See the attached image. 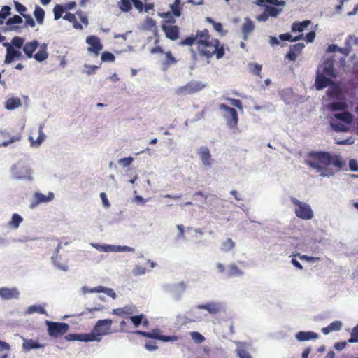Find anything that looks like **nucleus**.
<instances>
[{"mask_svg":"<svg viewBox=\"0 0 358 358\" xmlns=\"http://www.w3.org/2000/svg\"><path fill=\"white\" fill-rule=\"evenodd\" d=\"M7 46L6 55L4 62L6 64H10L15 59H20L22 57V53L17 50H15L10 44L4 43Z\"/></svg>","mask_w":358,"mask_h":358,"instance_id":"nucleus-14","label":"nucleus"},{"mask_svg":"<svg viewBox=\"0 0 358 358\" xmlns=\"http://www.w3.org/2000/svg\"><path fill=\"white\" fill-rule=\"evenodd\" d=\"M48 57V53L46 49V45L43 44L41 46L40 50L35 54L34 57L38 62H43Z\"/></svg>","mask_w":358,"mask_h":358,"instance_id":"nucleus-31","label":"nucleus"},{"mask_svg":"<svg viewBox=\"0 0 358 358\" xmlns=\"http://www.w3.org/2000/svg\"><path fill=\"white\" fill-rule=\"evenodd\" d=\"M55 246V255L52 256V259L54 262V264L59 267V268L66 271L67 268V266L64 265H59L57 264V259L58 258V253L59 252V250L61 248V243L59 241L57 238L51 239L48 243V247H53Z\"/></svg>","mask_w":358,"mask_h":358,"instance_id":"nucleus-15","label":"nucleus"},{"mask_svg":"<svg viewBox=\"0 0 358 358\" xmlns=\"http://www.w3.org/2000/svg\"><path fill=\"white\" fill-rule=\"evenodd\" d=\"M128 318L130 320L135 327H138L141 324H143L144 327H148L149 324L148 319L143 314L131 315Z\"/></svg>","mask_w":358,"mask_h":358,"instance_id":"nucleus-25","label":"nucleus"},{"mask_svg":"<svg viewBox=\"0 0 358 358\" xmlns=\"http://www.w3.org/2000/svg\"><path fill=\"white\" fill-rule=\"evenodd\" d=\"M180 5V0H175L174 3L171 6L172 13L176 17H180L181 15Z\"/></svg>","mask_w":358,"mask_h":358,"instance_id":"nucleus-48","label":"nucleus"},{"mask_svg":"<svg viewBox=\"0 0 358 358\" xmlns=\"http://www.w3.org/2000/svg\"><path fill=\"white\" fill-rule=\"evenodd\" d=\"M38 45L39 43L36 40L25 43L23 47V51L28 58H31L34 56L33 53L38 48Z\"/></svg>","mask_w":358,"mask_h":358,"instance_id":"nucleus-24","label":"nucleus"},{"mask_svg":"<svg viewBox=\"0 0 358 358\" xmlns=\"http://www.w3.org/2000/svg\"><path fill=\"white\" fill-rule=\"evenodd\" d=\"M348 342L358 343V324L352 329Z\"/></svg>","mask_w":358,"mask_h":358,"instance_id":"nucleus-53","label":"nucleus"},{"mask_svg":"<svg viewBox=\"0 0 358 358\" xmlns=\"http://www.w3.org/2000/svg\"><path fill=\"white\" fill-rule=\"evenodd\" d=\"M220 109L225 112L224 117L229 127L231 129L236 128L238 122V115L236 110L224 103L220 105Z\"/></svg>","mask_w":358,"mask_h":358,"instance_id":"nucleus-7","label":"nucleus"},{"mask_svg":"<svg viewBox=\"0 0 358 358\" xmlns=\"http://www.w3.org/2000/svg\"><path fill=\"white\" fill-rule=\"evenodd\" d=\"M203 30H198L196 32L195 35H192L189 37H187L184 40L180 41V45H188L192 46L193 44H196V48L198 47V42L200 38V35L203 34Z\"/></svg>","mask_w":358,"mask_h":358,"instance_id":"nucleus-18","label":"nucleus"},{"mask_svg":"<svg viewBox=\"0 0 358 358\" xmlns=\"http://www.w3.org/2000/svg\"><path fill=\"white\" fill-rule=\"evenodd\" d=\"M10 350V346L8 343L0 341V358H8Z\"/></svg>","mask_w":358,"mask_h":358,"instance_id":"nucleus-38","label":"nucleus"},{"mask_svg":"<svg viewBox=\"0 0 358 358\" xmlns=\"http://www.w3.org/2000/svg\"><path fill=\"white\" fill-rule=\"evenodd\" d=\"M63 19L71 22L74 29L80 30L83 29L82 24L77 21L74 14L71 13H66V15L63 17Z\"/></svg>","mask_w":358,"mask_h":358,"instance_id":"nucleus-32","label":"nucleus"},{"mask_svg":"<svg viewBox=\"0 0 358 358\" xmlns=\"http://www.w3.org/2000/svg\"><path fill=\"white\" fill-rule=\"evenodd\" d=\"M321 74L329 78H336V74L331 60L327 59L323 62L322 73Z\"/></svg>","mask_w":358,"mask_h":358,"instance_id":"nucleus-21","label":"nucleus"},{"mask_svg":"<svg viewBox=\"0 0 358 358\" xmlns=\"http://www.w3.org/2000/svg\"><path fill=\"white\" fill-rule=\"evenodd\" d=\"M330 85H333V81L330 78H327L323 74L317 73L315 84V88L317 90H321Z\"/></svg>","mask_w":358,"mask_h":358,"instance_id":"nucleus-16","label":"nucleus"},{"mask_svg":"<svg viewBox=\"0 0 358 358\" xmlns=\"http://www.w3.org/2000/svg\"><path fill=\"white\" fill-rule=\"evenodd\" d=\"M145 348L149 351L155 350L158 348L156 342L155 341H147L145 344Z\"/></svg>","mask_w":358,"mask_h":358,"instance_id":"nucleus-64","label":"nucleus"},{"mask_svg":"<svg viewBox=\"0 0 358 358\" xmlns=\"http://www.w3.org/2000/svg\"><path fill=\"white\" fill-rule=\"evenodd\" d=\"M251 71L253 74L261 77L262 66L257 63L250 64Z\"/></svg>","mask_w":358,"mask_h":358,"instance_id":"nucleus-58","label":"nucleus"},{"mask_svg":"<svg viewBox=\"0 0 358 358\" xmlns=\"http://www.w3.org/2000/svg\"><path fill=\"white\" fill-rule=\"evenodd\" d=\"M54 198V194L49 192L48 195H45L41 192H36L33 196V200L30 204L31 208H34L41 203H47L52 201Z\"/></svg>","mask_w":358,"mask_h":358,"instance_id":"nucleus-11","label":"nucleus"},{"mask_svg":"<svg viewBox=\"0 0 358 358\" xmlns=\"http://www.w3.org/2000/svg\"><path fill=\"white\" fill-rule=\"evenodd\" d=\"M202 318V315L194 310H192L189 313H188V319L190 322L201 321Z\"/></svg>","mask_w":358,"mask_h":358,"instance_id":"nucleus-46","label":"nucleus"},{"mask_svg":"<svg viewBox=\"0 0 358 358\" xmlns=\"http://www.w3.org/2000/svg\"><path fill=\"white\" fill-rule=\"evenodd\" d=\"M235 247V243L233 241L231 238H227L225 241L222 243V250L224 252H229L234 249Z\"/></svg>","mask_w":358,"mask_h":358,"instance_id":"nucleus-47","label":"nucleus"},{"mask_svg":"<svg viewBox=\"0 0 358 358\" xmlns=\"http://www.w3.org/2000/svg\"><path fill=\"white\" fill-rule=\"evenodd\" d=\"M65 9L61 5H56L53 8L55 20L59 19L64 13Z\"/></svg>","mask_w":358,"mask_h":358,"instance_id":"nucleus-50","label":"nucleus"},{"mask_svg":"<svg viewBox=\"0 0 358 358\" xmlns=\"http://www.w3.org/2000/svg\"><path fill=\"white\" fill-rule=\"evenodd\" d=\"M196 308L198 309L206 310L210 314H216L221 310V306L220 303L215 302L198 305Z\"/></svg>","mask_w":358,"mask_h":358,"instance_id":"nucleus-22","label":"nucleus"},{"mask_svg":"<svg viewBox=\"0 0 358 358\" xmlns=\"http://www.w3.org/2000/svg\"><path fill=\"white\" fill-rule=\"evenodd\" d=\"M13 3L16 10L22 16L25 15L24 13L27 11V8L17 1H14Z\"/></svg>","mask_w":358,"mask_h":358,"instance_id":"nucleus-59","label":"nucleus"},{"mask_svg":"<svg viewBox=\"0 0 358 358\" xmlns=\"http://www.w3.org/2000/svg\"><path fill=\"white\" fill-rule=\"evenodd\" d=\"M112 323L110 319L99 320L94 325L92 332L90 334L94 335V341H100L101 336L110 334Z\"/></svg>","mask_w":358,"mask_h":358,"instance_id":"nucleus-5","label":"nucleus"},{"mask_svg":"<svg viewBox=\"0 0 358 358\" xmlns=\"http://www.w3.org/2000/svg\"><path fill=\"white\" fill-rule=\"evenodd\" d=\"M43 125H40L39 129H38V136L36 141L34 140V138L32 136L29 137V140L30 141L31 145L32 146H36V147L39 146L42 143V142L45 140V135L44 134V133L43 131Z\"/></svg>","mask_w":358,"mask_h":358,"instance_id":"nucleus-29","label":"nucleus"},{"mask_svg":"<svg viewBox=\"0 0 358 358\" xmlns=\"http://www.w3.org/2000/svg\"><path fill=\"white\" fill-rule=\"evenodd\" d=\"M22 220L23 219L20 215L14 213L9 222V226L13 229H17Z\"/></svg>","mask_w":358,"mask_h":358,"instance_id":"nucleus-41","label":"nucleus"},{"mask_svg":"<svg viewBox=\"0 0 358 358\" xmlns=\"http://www.w3.org/2000/svg\"><path fill=\"white\" fill-rule=\"evenodd\" d=\"M27 312L29 314H31L34 313H38L40 314H46V310H45V308L43 306H36V305H33V306H30L29 307H28Z\"/></svg>","mask_w":358,"mask_h":358,"instance_id":"nucleus-45","label":"nucleus"},{"mask_svg":"<svg viewBox=\"0 0 358 358\" xmlns=\"http://www.w3.org/2000/svg\"><path fill=\"white\" fill-rule=\"evenodd\" d=\"M131 0H121L120 2L119 7L123 12H129L132 8Z\"/></svg>","mask_w":358,"mask_h":358,"instance_id":"nucleus-44","label":"nucleus"},{"mask_svg":"<svg viewBox=\"0 0 358 358\" xmlns=\"http://www.w3.org/2000/svg\"><path fill=\"white\" fill-rule=\"evenodd\" d=\"M341 327H342L341 322L336 320V321H334V322H332L331 323H330V324L328 325L327 327H323L322 329V332L324 334L327 335L331 331H339L341 329Z\"/></svg>","mask_w":358,"mask_h":358,"instance_id":"nucleus-27","label":"nucleus"},{"mask_svg":"<svg viewBox=\"0 0 358 358\" xmlns=\"http://www.w3.org/2000/svg\"><path fill=\"white\" fill-rule=\"evenodd\" d=\"M304 48V44L303 43H296L294 45H292L290 47V50L294 51V52L296 53V55H298L299 53L301 52V51L303 50V48Z\"/></svg>","mask_w":358,"mask_h":358,"instance_id":"nucleus-63","label":"nucleus"},{"mask_svg":"<svg viewBox=\"0 0 358 358\" xmlns=\"http://www.w3.org/2000/svg\"><path fill=\"white\" fill-rule=\"evenodd\" d=\"M24 40L23 38L19 36H15L13 38L11 43L17 48H20L22 47Z\"/></svg>","mask_w":358,"mask_h":358,"instance_id":"nucleus-57","label":"nucleus"},{"mask_svg":"<svg viewBox=\"0 0 358 358\" xmlns=\"http://www.w3.org/2000/svg\"><path fill=\"white\" fill-rule=\"evenodd\" d=\"M22 105V102L20 98L18 97H12L9 98L6 102L5 108L7 110H13Z\"/></svg>","mask_w":358,"mask_h":358,"instance_id":"nucleus-30","label":"nucleus"},{"mask_svg":"<svg viewBox=\"0 0 358 358\" xmlns=\"http://www.w3.org/2000/svg\"><path fill=\"white\" fill-rule=\"evenodd\" d=\"M196 50L199 55L204 58L207 63H210V59L213 56L220 59L225 54L224 45L217 38H212L206 29H204L203 34L200 35Z\"/></svg>","mask_w":358,"mask_h":358,"instance_id":"nucleus-2","label":"nucleus"},{"mask_svg":"<svg viewBox=\"0 0 358 358\" xmlns=\"http://www.w3.org/2000/svg\"><path fill=\"white\" fill-rule=\"evenodd\" d=\"M295 337L299 341L303 342L317 338L318 334L313 331H299Z\"/></svg>","mask_w":358,"mask_h":358,"instance_id":"nucleus-23","label":"nucleus"},{"mask_svg":"<svg viewBox=\"0 0 358 358\" xmlns=\"http://www.w3.org/2000/svg\"><path fill=\"white\" fill-rule=\"evenodd\" d=\"M86 43L89 45L87 48L88 52L93 53L96 57L99 55L103 48L100 38L94 35L87 36Z\"/></svg>","mask_w":358,"mask_h":358,"instance_id":"nucleus-8","label":"nucleus"},{"mask_svg":"<svg viewBox=\"0 0 358 358\" xmlns=\"http://www.w3.org/2000/svg\"><path fill=\"white\" fill-rule=\"evenodd\" d=\"M331 85V87H329L327 91V96L331 98H338L341 93L339 87L336 85H334V83L333 85Z\"/></svg>","mask_w":358,"mask_h":358,"instance_id":"nucleus-34","label":"nucleus"},{"mask_svg":"<svg viewBox=\"0 0 358 358\" xmlns=\"http://www.w3.org/2000/svg\"><path fill=\"white\" fill-rule=\"evenodd\" d=\"M206 86L207 84L201 81L191 80L187 83L185 85L177 87L175 90V93L181 96L194 94L201 92L206 87Z\"/></svg>","mask_w":358,"mask_h":358,"instance_id":"nucleus-3","label":"nucleus"},{"mask_svg":"<svg viewBox=\"0 0 358 358\" xmlns=\"http://www.w3.org/2000/svg\"><path fill=\"white\" fill-rule=\"evenodd\" d=\"M162 331L159 329H153L151 331H148V338L157 339L164 342L176 341L178 340L177 336H165L161 334Z\"/></svg>","mask_w":358,"mask_h":358,"instance_id":"nucleus-12","label":"nucleus"},{"mask_svg":"<svg viewBox=\"0 0 358 358\" xmlns=\"http://www.w3.org/2000/svg\"><path fill=\"white\" fill-rule=\"evenodd\" d=\"M165 58L161 62V69L165 71H167L172 65L176 64L178 61L172 55L171 51L165 52Z\"/></svg>","mask_w":358,"mask_h":358,"instance_id":"nucleus-17","label":"nucleus"},{"mask_svg":"<svg viewBox=\"0 0 358 358\" xmlns=\"http://www.w3.org/2000/svg\"><path fill=\"white\" fill-rule=\"evenodd\" d=\"M236 352L239 358H252L245 346H238L236 349Z\"/></svg>","mask_w":358,"mask_h":358,"instance_id":"nucleus-43","label":"nucleus"},{"mask_svg":"<svg viewBox=\"0 0 358 358\" xmlns=\"http://www.w3.org/2000/svg\"><path fill=\"white\" fill-rule=\"evenodd\" d=\"M306 164L311 169L315 170L322 177H330L334 174L330 165H333L338 170L346 166V162L340 155H331L327 151H311L308 154Z\"/></svg>","mask_w":358,"mask_h":358,"instance_id":"nucleus-1","label":"nucleus"},{"mask_svg":"<svg viewBox=\"0 0 358 358\" xmlns=\"http://www.w3.org/2000/svg\"><path fill=\"white\" fill-rule=\"evenodd\" d=\"M43 345L38 343L32 339H27L24 341L22 347L24 350L29 351L32 349L43 348Z\"/></svg>","mask_w":358,"mask_h":358,"instance_id":"nucleus-28","label":"nucleus"},{"mask_svg":"<svg viewBox=\"0 0 358 358\" xmlns=\"http://www.w3.org/2000/svg\"><path fill=\"white\" fill-rule=\"evenodd\" d=\"M34 17L39 24H42L44 21L45 11L43 8L37 6L34 12Z\"/></svg>","mask_w":358,"mask_h":358,"instance_id":"nucleus-39","label":"nucleus"},{"mask_svg":"<svg viewBox=\"0 0 358 358\" xmlns=\"http://www.w3.org/2000/svg\"><path fill=\"white\" fill-rule=\"evenodd\" d=\"M243 274V271L238 268L235 264H231L229 266L228 276H241Z\"/></svg>","mask_w":358,"mask_h":358,"instance_id":"nucleus-42","label":"nucleus"},{"mask_svg":"<svg viewBox=\"0 0 358 358\" xmlns=\"http://www.w3.org/2000/svg\"><path fill=\"white\" fill-rule=\"evenodd\" d=\"M162 29L167 38L176 41L179 38L180 29L177 25H167L165 23L162 25Z\"/></svg>","mask_w":358,"mask_h":358,"instance_id":"nucleus-9","label":"nucleus"},{"mask_svg":"<svg viewBox=\"0 0 358 358\" xmlns=\"http://www.w3.org/2000/svg\"><path fill=\"white\" fill-rule=\"evenodd\" d=\"M137 311L138 309L135 305L129 304L124 306V307L113 309L112 310V314L120 317H127V316H131L137 313Z\"/></svg>","mask_w":358,"mask_h":358,"instance_id":"nucleus-10","label":"nucleus"},{"mask_svg":"<svg viewBox=\"0 0 358 358\" xmlns=\"http://www.w3.org/2000/svg\"><path fill=\"white\" fill-rule=\"evenodd\" d=\"M310 20H305L301 22H294L292 24V31H299L301 32L303 31V29L310 24Z\"/></svg>","mask_w":358,"mask_h":358,"instance_id":"nucleus-37","label":"nucleus"},{"mask_svg":"<svg viewBox=\"0 0 358 358\" xmlns=\"http://www.w3.org/2000/svg\"><path fill=\"white\" fill-rule=\"evenodd\" d=\"M20 292L16 287H1L0 288V297L3 300H10L13 299H18Z\"/></svg>","mask_w":358,"mask_h":358,"instance_id":"nucleus-13","label":"nucleus"},{"mask_svg":"<svg viewBox=\"0 0 358 358\" xmlns=\"http://www.w3.org/2000/svg\"><path fill=\"white\" fill-rule=\"evenodd\" d=\"M332 129L336 131H348V128L341 123L331 124Z\"/></svg>","mask_w":358,"mask_h":358,"instance_id":"nucleus-61","label":"nucleus"},{"mask_svg":"<svg viewBox=\"0 0 358 358\" xmlns=\"http://www.w3.org/2000/svg\"><path fill=\"white\" fill-rule=\"evenodd\" d=\"M11 8L8 6H3L0 11V20L3 21V20L6 19L8 16L10 15Z\"/></svg>","mask_w":358,"mask_h":358,"instance_id":"nucleus-54","label":"nucleus"},{"mask_svg":"<svg viewBox=\"0 0 358 358\" xmlns=\"http://www.w3.org/2000/svg\"><path fill=\"white\" fill-rule=\"evenodd\" d=\"M48 332L50 336L57 338L65 334L69 329V325L64 322L46 321Z\"/></svg>","mask_w":358,"mask_h":358,"instance_id":"nucleus-6","label":"nucleus"},{"mask_svg":"<svg viewBox=\"0 0 358 358\" xmlns=\"http://www.w3.org/2000/svg\"><path fill=\"white\" fill-rule=\"evenodd\" d=\"M162 16L165 18V20H164L165 23L173 24L176 22V20L173 17V15L169 12L164 13L162 14Z\"/></svg>","mask_w":358,"mask_h":358,"instance_id":"nucleus-62","label":"nucleus"},{"mask_svg":"<svg viewBox=\"0 0 358 358\" xmlns=\"http://www.w3.org/2000/svg\"><path fill=\"white\" fill-rule=\"evenodd\" d=\"M22 22V18L20 16L15 15L13 17H10L7 20L6 24L8 26H10L12 24H20Z\"/></svg>","mask_w":358,"mask_h":358,"instance_id":"nucleus-56","label":"nucleus"},{"mask_svg":"<svg viewBox=\"0 0 358 358\" xmlns=\"http://www.w3.org/2000/svg\"><path fill=\"white\" fill-rule=\"evenodd\" d=\"M199 155L203 165L210 166L212 164L211 155L210 150L206 147H201L199 151Z\"/></svg>","mask_w":358,"mask_h":358,"instance_id":"nucleus-20","label":"nucleus"},{"mask_svg":"<svg viewBox=\"0 0 358 358\" xmlns=\"http://www.w3.org/2000/svg\"><path fill=\"white\" fill-rule=\"evenodd\" d=\"M115 59V57L114 55L110 52H103L101 55V60L103 62H114Z\"/></svg>","mask_w":358,"mask_h":358,"instance_id":"nucleus-55","label":"nucleus"},{"mask_svg":"<svg viewBox=\"0 0 358 358\" xmlns=\"http://www.w3.org/2000/svg\"><path fill=\"white\" fill-rule=\"evenodd\" d=\"M291 201L295 206L294 213L296 217L302 220H310L313 217V212L308 203L294 197L291 198Z\"/></svg>","mask_w":358,"mask_h":358,"instance_id":"nucleus-4","label":"nucleus"},{"mask_svg":"<svg viewBox=\"0 0 358 358\" xmlns=\"http://www.w3.org/2000/svg\"><path fill=\"white\" fill-rule=\"evenodd\" d=\"M133 161L134 158L132 157H128L120 159L118 160V164L123 166L124 167H127L132 163Z\"/></svg>","mask_w":358,"mask_h":358,"instance_id":"nucleus-60","label":"nucleus"},{"mask_svg":"<svg viewBox=\"0 0 358 358\" xmlns=\"http://www.w3.org/2000/svg\"><path fill=\"white\" fill-rule=\"evenodd\" d=\"M303 38V34H301L298 36L293 37L290 34H284L280 36V38L282 41H296Z\"/></svg>","mask_w":358,"mask_h":358,"instance_id":"nucleus-51","label":"nucleus"},{"mask_svg":"<svg viewBox=\"0 0 358 358\" xmlns=\"http://www.w3.org/2000/svg\"><path fill=\"white\" fill-rule=\"evenodd\" d=\"M189 334H190L192 340L196 343H201L205 340L204 336L203 335H201L199 332L192 331V332H190Z\"/></svg>","mask_w":358,"mask_h":358,"instance_id":"nucleus-49","label":"nucleus"},{"mask_svg":"<svg viewBox=\"0 0 358 358\" xmlns=\"http://www.w3.org/2000/svg\"><path fill=\"white\" fill-rule=\"evenodd\" d=\"M331 111L344 110L347 108V104L343 101L333 102L329 105Z\"/></svg>","mask_w":358,"mask_h":358,"instance_id":"nucleus-40","label":"nucleus"},{"mask_svg":"<svg viewBox=\"0 0 358 358\" xmlns=\"http://www.w3.org/2000/svg\"><path fill=\"white\" fill-rule=\"evenodd\" d=\"M334 117L336 119L340 120L347 124L352 123V120H353L352 115L350 113L347 112V111H344V112L340 113H336V114H334Z\"/></svg>","mask_w":358,"mask_h":358,"instance_id":"nucleus-33","label":"nucleus"},{"mask_svg":"<svg viewBox=\"0 0 358 358\" xmlns=\"http://www.w3.org/2000/svg\"><path fill=\"white\" fill-rule=\"evenodd\" d=\"M66 339L68 341H93L94 338V334H71L67 335L66 337Z\"/></svg>","mask_w":358,"mask_h":358,"instance_id":"nucleus-19","label":"nucleus"},{"mask_svg":"<svg viewBox=\"0 0 358 358\" xmlns=\"http://www.w3.org/2000/svg\"><path fill=\"white\" fill-rule=\"evenodd\" d=\"M255 29L254 22L249 18H245V22L242 26V32L243 35V39L247 40L248 35L253 31Z\"/></svg>","mask_w":358,"mask_h":358,"instance_id":"nucleus-26","label":"nucleus"},{"mask_svg":"<svg viewBox=\"0 0 358 358\" xmlns=\"http://www.w3.org/2000/svg\"><path fill=\"white\" fill-rule=\"evenodd\" d=\"M92 245L99 251H103L107 252L117 251V250H116V246L112 245H100L98 243H93L92 244Z\"/></svg>","mask_w":358,"mask_h":358,"instance_id":"nucleus-36","label":"nucleus"},{"mask_svg":"<svg viewBox=\"0 0 358 358\" xmlns=\"http://www.w3.org/2000/svg\"><path fill=\"white\" fill-rule=\"evenodd\" d=\"M187 287L185 282H180L173 287V292L176 296H180L185 292Z\"/></svg>","mask_w":358,"mask_h":358,"instance_id":"nucleus-35","label":"nucleus"},{"mask_svg":"<svg viewBox=\"0 0 358 358\" xmlns=\"http://www.w3.org/2000/svg\"><path fill=\"white\" fill-rule=\"evenodd\" d=\"M335 141H336V142H335L336 144L341 145H352L355 142L354 138L352 136H349L345 139L336 138Z\"/></svg>","mask_w":358,"mask_h":358,"instance_id":"nucleus-52","label":"nucleus"}]
</instances>
